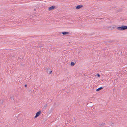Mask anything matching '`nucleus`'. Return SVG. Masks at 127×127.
<instances>
[{"mask_svg": "<svg viewBox=\"0 0 127 127\" xmlns=\"http://www.w3.org/2000/svg\"><path fill=\"white\" fill-rule=\"evenodd\" d=\"M117 29L119 30L123 31L127 29V26L125 25H122L118 27Z\"/></svg>", "mask_w": 127, "mask_h": 127, "instance_id": "f257e3e1", "label": "nucleus"}, {"mask_svg": "<svg viewBox=\"0 0 127 127\" xmlns=\"http://www.w3.org/2000/svg\"><path fill=\"white\" fill-rule=\"evenodd\" d=\"M37 37H34L33 36H31L27 37L25 38V39L28 40H30L31 39H37Z\"/></svg>", "mask_w": 127, "mask_h": 127, "instance_id": "f03ea898", "label": "nucleus"}, {"mask_svg": "<svg viewBox=\"0 0 127 127\" xmlns=\"http://www.w3.org/2000/svg\"><path fill=\"white\" fill-rule=\"evenodd\" d=\"M56 8V7H55V6L54 5H53L51 7H49L48 8V10L49 11H51L52 10L54 9L55 8Z\"/></svg>", "mask_w": 127, "mask_h": 127, "instance_id": "7ed1b4c3", "label": "nucleus"}, {"mask_svg": "<svg viewBox=\"0 0 127 127\" xmlns=\"http://www.w3.org/2000/svg\"><path fill=\"white\" fill-rule=\"evenodd\" d=\"M41 110H39L38 112H37L36 114V115L35 117V118H36L37 117L39 116L40 114H41Z\"/></svg>", "mask_w": 127, "mask_h": 127, "instance_id": "20e7f679", "label": "nucleus"}, {"mask_svg": "<svg viewBox=\"0 0 127 127\" xmlns=\"http://www.w3.org/2000/svg\"><path fill=\"white\" fill-rule=\"evenodd\" d=\"M83 6L82 5H79L75 7L76 9H79L81 8Z\"/></svg>", "mask_w": 127, "mask_h": 127, "instance_id": "39448f33", "label": "nucleus"}, {"mask_svg": "<svg viewBox=\"0 0 127 127\" xmlns=\"http://www.w3.org/2000/svg\"><path fill=\"white\" fill-rule=\"evenodd\" d=\"M62 33L63 34V35H65L66 34H68L69 33V32H68L65 31L62 32Z\"/></svg>", "mask_w": 127, "mask_h": 127, "instance_id": "423d86ee", "label": "nucleus"}, {"mask_svg": "<svg viewBox=\"0 0 127 127\" xmlns=\"http://www.w3.org/2000/svg\"><path fill=\"white\" fill-rule=\"evenodd\" d=\"M103 88V87H100V88H98L96 90V91H98L101 89H102Z\"/></svg>", "mask_w": 127, "mask_h": 127, "instance_id": "0eeeda50", "label": "nucleus"}, {"mask_svg": "<svg viewBox=\"0 0 127 127\" xmlns=\"http://www.w3.org/2000/svg\"><path fill=\"white\" fill-rule=\"evenodd\" d=\"M10 57H11L12 58L15 57V54H12V53L11 54H10Z\"/></svg>", "mask_w": 127, "mask_h": 127, "instance_id": "6e6552de", "label": "nucleus"}, {"mask_svg": "<svg viewBox=\"0 0 127 127\" xmlns=\"http://www.w3.org/2000/svg\"><path fill=\"white\" fill-rule=\"evenodd\" d=\"M75 64V63L74 62H71V66H74Z\"/></svg>", "mask_w": 127, "mask_h": 127, "instance_id": "1a4fd4ad", "label": "nucleus"}, {"mask_svg": "<svg viewBox=\"0 0 127 127\" xmlns=\"http://www.w3.org/2000/svg\"><path fill=\"white\" fill-rule=\"evenodd\" d=\"M47 107V104H45L44 106V109H46Z\"/></svg>", "mask_w": 127, "mask_h": 127, "instance_id": "9d476101", "label": "nucleus"}, {"mask_svg": "<svg viewBox=\"0 0 127 127\" xmlns=\"http://www.w3.org/2000/svg\"><path fill=\"white\" fill-rule=\"evenodd\" d=\"M105 124V123H102V124H99V125H100V126H103Z\"/></svg>", "mask_w": 127, "mask_h": 127, "instance_id": "9b49d317", "label": "nucleus"}, {"mask_svg": "<svg viewBox=\"0 0 127 127\" xmlns=\"http://www.w3.org/2000/svg\"><path fill=\"white\" fill-rule=\"evenodd\" d=\"M28 92H29L32 93V90L31 89H29L28 90Z\"/></svg>", "mask_w": 127, "mask_h": 127, "instance_id": "f8f14e48", "label": "nucleus"}, {"mask_svg": "<svg viewBox=\"0 0 127 127\" xmlns=\"http://www.w3.org/2000/svg\"><path fill=\"white\" fill-rule=\"evenodd\" d=\"M46 71H47V73H48L49 72H48V70H50V69H48V68H47V69H46Z\"/></svg>", "mask_w": 127, "mask_h": 127, "instance_id": "ddd939ff", "label": "nucleus"}, {"mask_svg": "<svg viewBox=\"0 0 127 127\" xmlns=\"http://www.w3.org/2000/svg\"><path fill=\"white\" fill-rule=\"evenodd\" d=\"M97 76L98 77H100V75L99 74H98V73H97Z\"/></svg>", "mask_w": 127, "mask_h": 127, "instance_id": "4468645a", "label": "nucleus"}, {"mask_svg": "<svg viewBox=\"0 0 127 127\" xmlns=\"http://www.w3.org/2000/svg\"><path fill=\"white\" fill-rule=\"evenodd\" d=\"M121 9H118V10H117V11L118 12H120L121 11Z\"/></svg>", "mask_w": 127, "mask_h": 127, "instance_id": "2eb2a0df", "label": "nucleus"}, {"mask_svg": "<svg viewBox=\"0 0 127 127\" xmlns=\"http://www.w3.org/2000/svg\"><path fill=\"white\" fill-rule=\"evenodd\" d=\"M52 72V71H50L48 72L49 74H50Z\"/></svg>", "mask_w": 127, "mask_h": 127, "instance_id": "dca6fc26", "label": "nucleus"}, {"mask_svg": "<svg viewBox=\"0 0 127 127\" xmlns=\"http://www.w3.org/2000/svg\"><path fill=\"white\" fill-rule=\"evenodd\" d=\"M14 96H13L12 97H11V99H13V100L14 101Z\"/></svg>", "mask_w": 127, "mask_h": 127, "instance_id": "f3484780", "label": "nucleus"}, {"mask_svg": "<svg viewBox=\"0 0 127 127\" xmlns=\"http://www.w3.org/2000/svg\"><path fill=\"white\" fill-rule=\"evenodd\" d=\"M1 39H6V38H1Z\"/></svg>", "mask_w": 127, "mask_h": 127, "instance_id": "a211bd4d", "label": "nucleus"}, {"mask_svg": "<svg viewBox=\"0 0 127 127\" xmlns=\"http://www.w3.org/2000/svg\"><path fill=\"white\" fill-rule=\"evenodd\" d=\"M27 84H25V87H27Z\"/></svg>", "mask_w": 127, "mask_h": 127, "instance_id": "6ab92c4d", "label": "nucleus"}, {"mask_svg": "<svg viewBox=\"0 0 127 127\" xmlns=\"http://www.w3.org/2000/svg\"><path fill=\"white\" fill-rule=\"evenodd\" d=\"M51 101H52V100H51V99H50V101H50V102H51Z\"/></svg>", "mask_w": 127, "mask_h": 127, "instance_id": "aec40b11", "label": "nucleus"}, {"mask_svg": "<svg viewBox=\"0 0 127 127\" xmlns=\"http://www.w3.org/2000/svg\"><path fill=\"white\" fill-rule=\"evenodd\" d=\"M36 9L35 8H34V11H36Z\"/></svg>", "mask_w": 127, "mask_h": 127, "instance_id": "412c9836", "label": "nucleus"}, {"mask_svg": "<svg viewBox=\"0 0 127 127\" xmlns=\"http://www.w3.org/2000/svg\"><path fill=\"white\" fill-rule=\"evenodd\" d=\"M113 28H114V27H113Z\"/></svg>", "mask_w": 127, "mask_h": 127, "instance_id": "4be33fe9", "label": "nucleus"}, {"mask_svg": "<svg viewBox=\"0 0 127 127\" xmlns=\"http://www.w3.org/2000/svg\"><path fill=\"white\" fill-rule=\"evenodd\" d=\"M111 27V26H110V27H109H109H110H110Z\"/></svg>", "mask_w": 127, "mask_h": 127, "instance_id": "5701e85b", "label": "nucleus"}]
</instances>
